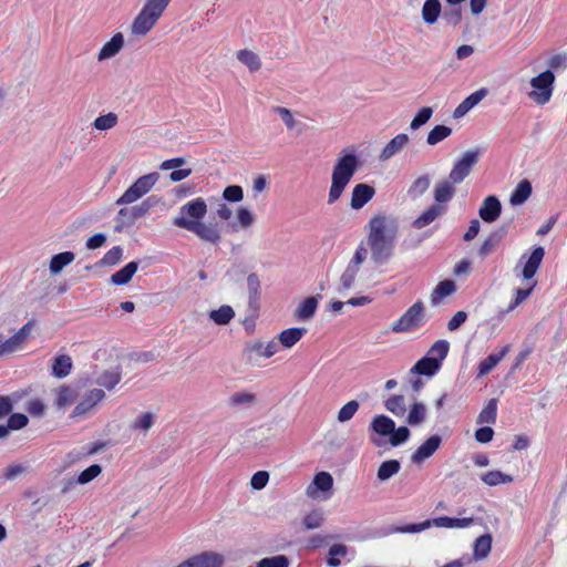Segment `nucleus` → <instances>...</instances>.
Listing matches in <instances>:
<instances>
[{
    "label": "nucleus",
    "instance_id": "ddd939ff",
    "mask_svg": "<svg viewBox=\"0 0 567 567\" xmlns=\"http://www.w3.org/2000/svg\"><path fill=\"white\" fill-rule=\"evenodd\" d=\"M278 352V343L270 341L264 344L262 341H255L245 348V355L249 363L257 362L259 357L270 358Z\"/></svg>",
    "mask_w": 567,
    "mask_h": 567
},
{
    "label": "nucleus",
    "instance_id": "39448f33",
    "mask_svg": "<svg viewBox=\"0 0 567 567\" xmlns=\"http://www.w3.org/2000/svg\"><path fill=\"white\" fill-rule=\"evenodd\" d=\"M474 523V518H454L449 516H441L434 519H427L419 524H408L404 526L392 527V532L402 534H416L427 529L431 526L441 528H465Z\"/></svg>",
    "mask_w": 567,
    "mask_h": 567
},
{
    "label": "nucleus",
    "instance_id": "473e14b6",
    "mask_svg": "<svg viewBox=\"0 0 567 567\" xmlns=\"http://www.w3.org/2000/svg\"><path fill=\"white\" fill-rule=\"evenodd\" d=\"M394 421L386 415H377L373 417L370 426L373 432L382 436H390L394 431Z\"/></svg>",
    "mask_w": 567,
    "mask_h": 567
},
{
    "label": "nucleus",
    "instance_id": "c9c22d12",
    "mask_svg": "<svg viewBox=\"0 0 567 567\" xmlns=\"http://www.w3.org/2000/svg\"><path fill=\"white\" fill-rule=\"evenodd\" d=\"M431 185V177L427 174L419 176L413 183L410 185L408 189V195L412 199H416L425 194Z\"/></svg>",
    "mask_w": 567,
    "mask_h": 567
},
{
    "label": "nucleus",
    "instance_id": "680f3d73",
    "mask_svg": "<svg viewBox=\"0 0 567 567\" xmlns=\"http://www.w3.org/2000/svg\"><path fill=\"white\" fill-rule=\"evenodd\" d=\"M322 523H323V514L319 509L312 511L302 520V524L307 529L319 528L322 525Z\"/></svg>",
    "mask_w": 567,
    "mask_h": 567
},
{
    "label": "nucleus",
    "instance_id": "6e6552de",
    "mask_svg": "<svg viewBox=\"0 0 567 567\" xmlns=\"http://www.w3.org/2000/svg\"><path fill=\"white\" fill-rule=\"evenodd\" d=\"M159 179L156 172L138 177L116 200L117 205L132 204L146 195Z\"/></svg>",
    "mask_w": 567,
    "mask_h": 567
},
{
    "label": "nucleus",
    "instance_id": "5fc2aeb1",
    "mask_svg": "<svg viewBox=\"0 0 567 567\" xmlns=\"http://www.w3.org/2000/svg\"><path fill=\"white\" fill-rule=\"evenodd\" d=\"M256 402V394L250 392H235L229 396V405L240 406L245 404H254Z\"/></svg>",
    "mask_w": 567,
    "mask_h": 567
},
{
    "label": "nucleus",
    "instance_id": "58836bf2",
    "mask_svg": "<svg viewBox=\"0 0 567 567\" xmlns=\"http://www.w3.org/2000/svg\"><path fill=\"white\" fill-rule=\"evenodd\" d=\"M234 317H235L234 309L227 305H224V306L219 307L218 309L212 310L209 312V319L219 326L228 324Z\"/></svg>",
    "mask_w": 567,
    "mask_h": 567
},
{
    "label": "nucleus",
    "instance_id": "864d4df0",
    "mask_svg": "<svg viewBox=\"0 0 567 567\" xmlns=\"http://www.w3.org/2000/svg\"><path fill=\"white\" fill-rule=\"evenodd\" d=\"M74 399L73 390L68 385H61L56 389L55 404L59 408H65L72 403Z\"/></svg>",
    "mask_w": 567,
    "mask_h": 567
},
{
    "label": "nucleus",
    "instance_id": "052dcab7",
    "mask_svg": "<svg viewBox=\"0 0 567 567\" xmlns=\"http://www.w3.org/2000/svg\"><path fill=\"white\" fill-rule=\"evenodd\" d=\"M411 436V432L406 426L394 427V431L389 437V442L392 446H399L405 443Z\"/></svg>",
    "mask_w": 567,
    "mask_h": 567
},
{
    "label": "nucleus",
    "instance_id": "423d86ee",
    "mask_svg": "<svg viewBox=\"0 0 567 567\" xmlns=\"http://www.w3.org/2000/svg\"><path fill=\"white\" fill-rule=\"evenodd\" d=\"M555 74L551 70H546L530 79L532 91L528 97L538 105H545L551 99L555 84Z\"/></svg>",
    "mask_w": 567,
    "mask_h": 567
},
{
    "label": "nucleus",
    "instance_id": "9b49d317",
    "mask_svg": "<svg viewBox=\"0 0 567 567\" xmlns=\"http://www.w3.org/2000/svg\"><path fill=\"white\" fill-rule=\"evenodd\" d=\"M424 317V306L422 301L413 303L395 322L391 330L395 333L409 331L417 327Z\"/></svg>",
    "mask_w": 567,
    "mask_h": 567
},
{
    "label": "nucleus",
    "instance_id": "7c9ffc66",
    "mask_svg": "<svg viewBox=\"0 0 567 567\" xmlns=\"http://www.w3.org/2000/svg\"><path fill=\"white\" fill-rule=\"evenodd\" d=\"M155 420L156 415L153 412H143L133 420L130 429L145 435L155 424Z\"/></svg>",
    "mask_w": 567,
    "mask_h": 567
},
{
    "label": "nucleus",
    "instance_id": "4c0bfd02",
    "mask_svg": "<svg viewBox=\"0 0 567 567\" xmlns=\"http://www.w3.org/2000/svg\"><path fill=\"white\" fill-rule=\"evenodd\" d=\"M441 9L440 0H425L422 7V18L424 22L429 24L435 23L441 13Z\"/></svg>",
    "mask_w": 567,
    "mask_h": 567
},
{
    "label": "nucleus",
    "instance_id": "b1692460",
    "mask_svg": "<svg viewBox=\"0 0 567 567\" xmlns=\"http://www.w3.org/2000/svg\"><path fill=\"white\" fill-rule=\"evenodd\" d=\"M318 308V298L317 297H308L303 301L299 303L297 309L293 312V316L299 321L310 320Z\"/></svg>",
    "mask_w": 567,
    "mask_h": 567
},
{
    "label": "nucleus",
    "instance_id": "69168bd1",
    "mask_svg": "<svg viewBox=\"0 0 567 567\" xmlns=\"http://www.w3.org/2000/svg\"><path fill=\"white\" fill-rule=\"evenodd\" d=\"M28 423H29V419L23 413L10 414L8 422H7L10 430H13V431L21 430V429L25 427L28 425Z\"/></svg>",
    "mask_w": 567,
    "mask_h": 567
},
{
    "label": "nucleus",
    "instance_id": "f03ea898",
    "mask_svg": "<svg viewBox=\"0 0 567 567\" xmlns=\"http://www.w3.org/2000/svg\"><path fill=\"white\" fill-rule=\"evenodd\" d=\"M206 213V202L200 197L195 198L179 208L178 215L173 219V225L194 233L204 241L218 244L221 236L216 225H207L202 221Z\"/></svg>",
    "mask_w": 567,
    "mask_h": 567
},
{
    "label": "nucleus",
    "instance_id": "72a5a7b5",
    "mask_svg": "<svg viewBox=\"0 0 567 567\" xmlns=\"http://www.w3.org/2000/svg\"><path fill=\"white\" fill-rule=\"evenodd\" d=\"M122 373L120 368L113 370H105L96 378V384L105 388L106 390L114 389L121 381Z\"/></svg>",
    "mask_w": 567,
    "mask_h": 567
},
{
    "label": "nucleus",
    "instance_id": "f704fd0d",
    "mask_svg": "<svg viewBox=\"0 0 567 567\" xmlns=\"http://www.w3.org/2000/svg\"><path fill=\"white\" fill-rule=\"evenodd\" d=\"M492 535L484 534L474 542L473 555L476 560L484 559L488 556L492 548Z\"/></svg>",
    "mask_w": 567,
    "mask_h": 567
},
{
    "label": "nucleus",
    "instance_id": "bb28decb",
    "mask_svg": "<svg viewBox=\"0 0 567 567\" xmlns=\"http://www.w3.org/2000/svg\"><path fill=\"white\" fill-rule=\"evenodd\" d=\"M137 269H138V262L131 261V262L126 264L123 268H121L120 270L114 272L111 276L110 281H111V284H113L115 286H124L131 281V279L133 278V276L135 275Z\"/></svg>",
    "mask_w": 567,
    "mask_h": 567
},
{
    "label": "nucleus",
    "instance_id": "774afa93",
    "mask_svg": "<svg viewBox=\"0 0 567 567\" xmlns=\"http://www.w3.org/2000/svg\"><path fill=\"white\" fill-rule=\"evenodd\" d=\"M237 218L241 227L248 228L255 223L252 213L246 207H239L237 209Z\"/></svg>",
    "mask_w": 567,
    "mask_h": 567
},
{
    "label": "nucleus",
    "instance_id": "cd10ccee",
    "mask_svg": "<svg viewBox=\"0 0 567 567\" xmlns=\"http://www.w3.org/2000/svg\"><path fill=\"white\" fill-rule=\"evenodd\" d=\"M509 351V346H505L499 352L491 353L484 360H482L478 364V373L477 377H484L488 374L506 355Z\"/></svg>",
    "mask_w": 567,
    "mask_h": 567
},
{
    "label": "nucleus",
    "instance_id": "a211bd4d",
    "mask_svg": "<svg viewBox=\"0 0 567 567\" xmlns=\"http://www.w3.org/2000/svg\"><path fill=\"white\" fill-rule=\"evenodd\" d=\"M544 256L545 249L542 246H537L532 250L522 270V277L525 280H530L536 275Z\"/></svg>",
    "mask_w": 567,
    "mask_h": 567
},
{
    "label": "nucleus",
    "instance_id": "4d7b16f0",
    "mask_svg": "<svg viewBox=\"0 0 567 567\" xmlns=\"http://www.w3.org/2000/svg\"><path fill=\"white\" fill-rule=\"evenodd\" d=\"M359 402L355 400H351L346 403L338 412V421L344 423L353 417V415L359 410Z\"/></svg>",
    "mask_w": 567,
    "mask_h": 567
},
{
    "label": "nucleus",
    "instance_id": "de8ad7c7",
    "mask_svg": "<svg viewBox=\"0 0 567 567\" xmlns=\"http://www.w3.org/2000/svg\"><path fill=\"white\" fill-rule=\"evenodd\" d=\"M452 134V128L445 125H435L427 134L426 143L436 145Z\"/></svg>",
    "mask_w": 567,
    "mask_h": 567
},
{
    "label": "nucleus",
    "instance_id": "dca6fc26",
    "mask_svg": "<svg viewBox=\"0 0 567 567\" xmlns=\"http://www.w3.org/2000/svg\"><path fill=\"white\" fill-rule=\"evenodd\" d=\"M105 396V392L101 389H93L89 391L81 401L75 405L72 416L84 415L94 405L101 402Z\"/></svg>",
    "mask_w": 567,
    "mask_h": 567
},
{
    "label": "nucleus",
    "instance_id": "e2e57ef3",
    "mask_svg": "<svg viewBox=\"0 0 567 567\" xmlns=\"http://www.w3.org/2000/svg\"><path fill=\"white\" fill-rule=\"evenodd\" d=\"M101 472L102 467L99 464H93L80 473L76 482L79 484H87L95 477H97L101 474Z\"/></svg>",
    "mask_w": 567,
    "mask_h": 567
},
{
    "label": "nucleus",
    "instance_id": "338daca9",
    "mask_svg": "<svg viewBox=\"0 0 567 567\" xmlns=\"http://www.w3.org/2000/svg\"><path fill=\"white\" fill-rule=\"evenodd\" d=\"M272 110L280 116L288 130L295 128L296 121L289 109L284 106H275Z\"/></svg>",
    "mask_w": 567,
    "mask_h": 567
},
{
    "label": "nucleus",
    "instance_id": "a19ab883",
    "mask_svg": "<svg viewBox=\"0 0 567 567\" xmlns=\"http://www.w3.org/2000/svg\"><path fill=\"white\" fill-rule=\"evenodd\" d=\"M400 468L401 464L398 460H388L381 463L377 476L380 481L384 482L398 474Z\"/></svg>",
    "mask_w": 567,
    "mask_h": 567
},
{
    "label": "nucleus",
    "instance_id": "f3484780",
    "mask_svg": "<svg viewBox=\"0 0 567 567\" xmlns=\"http://www.w3.org/2000/svg\"><path fill=\"white\" fill-rule=\"evenodd\" d=\"M501 213H502V204H501L499 199L494 195L487 196L483 200V204L478 210L480 217L485 223L495 221L501 216Z\"/></svg>",
    "mask_w": 567,
    "mask_h": 567
},
{
    "label": "nucleus",
    "instance_id": "1a4fd4ad",
    "mask_svg": "<svg viewBox=\"0 0 567 567\" xmlns=\"http://www.w3.org/2000/svg\"><path fill=\"white\" fill-rule=\"evenodd\" d=\"M482 152L480 148H471L465 151L462 156L454 163L449 177L452 182L461 184L473 171L480 161Z\"/></svg>",
    "mask_w": 567,
    "mask_h": 567
},
{
    "label": "nucleus",
    "instance_id": "f8f14e48",
    "mask_svg": "<svg viewBox=\"0 0 567 567\" xmlns=\"http://www.w3.org/2000/svg\"><path fill=\"white\" fill-rule=\"evenodd\" d=\"M34 323V320L28 321L19 329V331L6 340L0 333V358L18 351L27 342Z\"/></svg>",
    "mask_w": 567,
    "mask_h": 567
},
{
    "label": "nucleus",
    "instance_id": "2f4dec72",
    "mask_svg": "<svg viewBox=\"0 0 567 567\" xmlns=\"http://www.w3.org/2000/svg\"><path fill=\"white\" fill-rule=\"evenodd\" d=\"M72 370V359L68 354H60L53 359L52 374L58 379H63L70 374Z\"/></svg>",
    "mask_w": 567,
    "mask_h": 567
},
{
    "label": "nucleus",
    "instance_id": "0e129e2a",
    "mask_svg": "<svg viewBox=\"0 0 567 567\" xmlns=\"http://www.w3.org/2000/svg\"><path fill=\"white\" fill-rule=\"evenodd\" d=\"M223 197L227 202L238 203L244 198L243 188L238 185L227 186L223 192Z\"/></svg>",
    "mask_w": 567,
    "mask_h": 567
},
{
    "label": "nucleus",
    "instance_id": "c756f323",
    "mask_svg": "<svg viewBox=\"0 0 567 567\" xmlns=\"http://www.w3.org/2000/svg\"><path fill=\"white\" fill-rule=\"evenodd\" d=\"M532 195V184L527 179H522L509 197V203L513 206L524 204Z\"/></svg>",
    "mask_w": 567,
    "mask_h": 567
},
{
    "label": "nucleus",
    "instance_id": "bf43d9fd",
    "mask_svg": "<svg viewBox=\"0 0 567 567\" xmlns=\"http://www.w3.org/2000/svg\"><path fill=\"white\" fill-rule=\"evenodd\" d=\"M123 256V249L121 246H115L111 248L103 258L99 261L100 266H114L116 265Z\"/></svg>",
    "mask_w": 567,
    "mask_h": 567
},
{
    "label": "nucleus",
    "instance_id": "603ef678",
    "mask_svg": "<svg viewBox=\"0 0 567 567\" xmlns=\"http://www.w3.org/2000/svg\"><path fill=\"white\" fill-rule=\"evenodd\" d=\"M247 288L249 292V303L255 305L259 299L260 280L257 274L251 272L247 277Z\"/></svg>",
    "mask_w": 567,
    "mask_h": 567
},
{
    "label": "nucleus",
    "instance_id": "ea45409f",
    "mask_svg": "<svg viewBox=\"0 0 567 567\" xmlns=\"http://www.w3.org/2000/svg\"><path fill=\"white\" fill-rule=\"evenodd\" d=\"M237 59L239 62L245 64L251 72H256L261 68L260 58L250 50L245 49L238 51Z\"/></svg>",
    "mask_w": 567,
    "mask_h": 567
},
{
    "label": "nucleus",
    "instance_id": "c03bdc74",
    "mask_svg": "<svg viewBox=\"0 0 567 567\" xmlns=\"http://www.w3.org/2000/svg\"><path fill=\"white\" fill-rule=\"evenodd\" d=\"M481 480L488 486L512 483L513 477L501 471H489L481 476Z\"/></svg>",
    "mask_w": 567,
    "mask_h": 567
},
{
    "label": "nucleus",
    "instance_id": "aec40b11",
    "mask_svg": "<svg viewBox=\"0 0 567 567\" xmlns=\"http://www.w3.org/2000/svg\"><path fill=\"white\" fill-rule=\"evenodd\" d=\"M124 35L121 32L115 33L110 41H107L97 54V61L102 62L114 58L124 48Z\"/></svg>",
    "mask_w": 567,
    "mask_h": 567
},
{
    "label": "nucleus",
    "instance_id": "a878e982",
    "mask_svg": "<svg viewBox=\"0 0 567 567\" xmlns=\"http://www.w3.org/2000/svg\"><path fill=\"white\" fill-rule=\"evenodd\" d=\"M307 333V329L303 327H293L282 330L278 334L280 344L287 349L292 348L301 338Z\"/></svg>",
    "mask_w": 567,
    "mask_h": 567
},
{
    "label": "nucleus",
    "instance_id": "79ce46f5",
    "mask_svg": "<svg viewBox=\"0 0 567 567\" xmlns=\"http://www.w3.org/2000/svg\"><path fill=\"white\" fill-rule=\"evenodd\" d=\"M384 406L389 412H391L395 416H404L406 412L405 400L403 395H391L389 399L385 400Z\"/></svg>",
    "mask_w": 567,
    "mask_h": 567
},
{
    "label": "nucleus",
    "instance_id": "8fccbe9b",
    "mask_svg": "<svg viewBox=\"0 0 567 567\" xmlns=\"http://www.w3.org/2000/svg\"><path fill=\"white\" fill-rule=\"evenodd\" d=\"M117 124V115L113 112H110L105 115L97 116L94 122V128L99 131H107L113 128Z\"/></svg>",
    "mask_w": 567,
    "mask_h": 567
},
{
    "label": "nucleus",
    "instance_id": "9d476101",
    "mask_svg": "<svg viewBox=\"0 0 567 567\" xmlns=\"http://www.w3.org/2000/svg\"><path fill=\"white\" fill-rule=\"evenodd\" d=\"M367 248H364L362 245H360L357 248L353 257L351 258V260L349 261L348 266L346 267L344 271L340 277L338 286L339 293H343L344 291H348L354 287L355 278L359 274L362 262L367 258Z\"/></svg>",
    "mask_w": 567,
    "mask_h": 567
},
{
    "label": "nucleus",
    "instance_id": "49530a36",
    "mask_svg": "<svg viewBox=\"0 0 567 567\" xmlns=\"http://www.w3.org/2000/svg\"><path fill=\"white\" fill-rule=\"evenodd\" d=\"M450 343L446 340L435 341L427 352V357L434 358L442 365V361L447 357Z\"/></svg>",
    "mask_w": 567,
    "mask_h": 567
},
{
    "label": "nucleus",
    "instance_id": "a18cd8bd",
    "mask_svg": "<svg viewBox=\"0 0 567 567\" xmlns=\"http://www.w3.org/2000/svg\"><path fill=\"white\" fill-rule=\"evenodd\" d=\"M426 416V406L422 402H414L409 411L406 422L410 425L421 424Z\"/></svg>",
    "mask_w": 567,
    "mask_h": 567
},
{
    "label": "nucleus",
    "instance_id": "412c9836",
    "mask_svg": "<svg viewBox=\"0 0 567 567\" xmlns=\"http://www.w3.org/2000/svg\"><path fill=\"white\" fill-rule=\"evenodd\" d=\"M506 235L505 227H501L494 231H492L485 240L482 243L481 247L477 250L478 256L482 259H485L488 255H491L497 246L501 244L503 238Z\"/></svg>",
    "mask_w": 567,
    "mask_h": 567
},
{
    "label": "nucleus",
    "instance_id": "13d9d810",
    "mask_svg": "<svg viewBox=\"0 0 567 567\" xmlns=\"http://www.w3.org/2000/svg\"><path fill=\"white\" fill-rule=\"evenodd\" d=\"M432 114H433L432 107H430V106L422 107L416 113V115L413 117V120L411 121L410 128L414 130V131L420 128L422 125L427 123V121L431 118Z\"/></svg>",
    "mask_w": 567,
    "mask_h": 567
},
{
    "label": "nucleus",
    "instance_id": "37998d69",
    "mask_svg": "<svg viewBox=\"0 0 567 567\" xmlns=\"http://www.w3.org/2000/svg\"><path fill=\"white\" fill-rule=\"evenodd\" d=\"M456 287L454 281L452 280H443L441 281L431 295V302L433 305L439 303L440 300L444 297L450 296L455 291Z\"/></svg>",
    "mask_w": 567,
    "mask_h": 567
},
{
    "label": "nucleus",
    "instance_id": "4468645a",
    "mask_svg": "<svg viewBox=\"0 0 567 567\" xmlns=\"http://www.w3.org/2000/svg\"><path fill=\"white\" fill-rule=\"evenodd\" d=\"M442 444V437L439 434L427 437L411 455L413 464H422L425 460L434 455Z\"/></svg>",
    "mask_w": 567,
    "mask_h": 567
},
{
    "label": "nucleus",
    "instance_id": "09e8293b",
    "mask_svg": "<svg viewBox=\"0 0 567 567\" xmlns=\"http://www.w3.org/2000/svg\"><path fill=\"white\" fill-rule=\"evenodd\" d=\"M349 548L344 544H334L329 548V557L327 559V565L329 567H339L341 565L339 556H347Z\"/></svg>",
    "mask_w": 567,
    "mask_h": 567
},
{
    "label": "nucleus",
    "instance_id": "5701e85b",
    "mask_svg": "<svg viewBox=\"0 0 567 567\" xmlns=\"http://www.w3.org/2000/svg\"><path fill=\"white\" fill-rule=\"evenodd\" d=\"M445 213V208L441 205H431L424 210L416 219L413 220L412 226L416 229H422L433 223L436 218Z\"/></svg>",
    "mask_w": 567,
    "mask_h": 567
},
{
    "label": "nucleus",
    "instance_id": "f257e3e1",
    "mask_svg": "<svg viewBox=\"0 0 567 567\" xmlns=\"http://www.w3.org/2000/svg\"><path fill=\"white\" fill-rule=\"evenodd\" d=\"M368 246L371 259L378 264L386 262L393 255L399 234L398 219L390 215H375L369 221Z\"/></svg>",
    "mask_w": 567,
    "mask_h": 567
},
{
    "label": "nucleus",
    "instance_id": "20e7f679",
    "mask_svg": "<svg viewBox=\"0 0 567 567\" xmlns=\"http://www.w3.org/2000/svg\"><path fill=\"white\" fill-rule=\"evenodd\" d=\"M169 2L171 0H146L131 25V32L135 35L147 34L162 17Z\"/></svg>",
    "mask_w": 567,
    "mask_h": 567
},
{
    "label": "nucleus",
    "instance_id": "2eb2a0df",
    "mask_svg": "<svg viewBox=\"0 0 567 567\" xmlns=\"http://www.w3.org/2000/svg\"><path fill=\"white\" fill-rule=\"evenodd\" d=\"M375 194V189L369 184H358L353 187L351 194L350 206L352 209H361L368 202H370Z\"/></svg>",
    "mask_w": 567,
    "mask_h": 567
},
{
    "label": "nucleus",
    "instance_id": "3c124183",
    "mask_svg": "<svg viewBox=\"0 0 567 567\" xmlns=\"http://www.w3.org/2000/svg\"><path fill=\"white\" fill-rule=\"evenodd\" d=\"M497 402L496 399H491L487 405L481 411L477 422L478 423H495L496 421Z\"/></svg>",
    "mask_w": 567,
    "mask_h": 567
},
{
    "label": "nucleus",
    "instance_id": "393cba45",
    "mask_svg": "<svg viewBox=\"0 0 567 567\" xmlns=\"http://www.w3.org/2000/svg\"><path fill=\"white\" fill-rule=\"evenodd\" d=\"M333 478L328 472L318 473L312 483L307 487V495L310 497H315L316 491L319 489L321 492H328L332 488Z\"/></svg>",
    "mask_w": 567,
    "mask_h": 567
},
{
    "label": "nucleus",
    "instance_id": "6ab92c4d",
    "mask_svg": "<svg viewBox=\"0 0 567 567\" xmlns=\"http://www.w3.org/2000/svg\"><path fill=\"white\" fill-rule=\"evenodd\" d=\"M409 143V136L404 133L398 134L390 140L382 148L379 159L381 162L389 161L391 157L400 153Z\"/></svg>",
    "mask_w": 567,
    "mask_h": 567
},
{
    "label": "nucleus",
    "instance_id": "0eeeda50",
    "mask_svg": "<svg viewBox=\"0 0 567 567\" xmlns=\"http://www.w3.org/2000/svg\"><path fill=\"white\" fill-rule=\"evenodd\" d=\"M157 203L154 196H150L138 205L121 208L116 216L115 230L121 231L132 226L135 220L145 217Z\"/></svg>",
    "mask_w": 567,
    "mask_h": 567
},
{
    "label": "nucleus",
    "instance_id": "c85d7f7f",
    "mask_svg": "<svg viewBox=\"0 0 567 567\" xmlns=\"http://www.w3.org/2000/svg\"><path fill=\"white\" fill-rule=\"evenodd\" d=\"M440 368L441 364L437 362V360H434V358L425 355L414 364V367L411 369V372L421 375L432 377L440 370Z\"/></svg>",
    "mask_w": 567,
    "mask_h": 567
},
{
    "label": "nucleus",
    "instance_id": "4be33fe9",
    "mask_svg": "<svg viewBox=\"0 0 567 567\" xmlns=\"http://www.w3.org/2000/svg\"><path fill=\"white\" fill-rule=\"evenodd\" d=\"M454 185H457V184L452 182L450 177L437 182L434 187L435 202L439 204L450 202L456 192Z\"/></svg>",
    "mask_w": 567,
    "mask_h": 567
},
{
    "label": "nucleus",
    "instance_id": "6e6d98bb",
    "mask_svg": "<svg viewBox=\"0 0 567 567\" xmlns=\"http://www.w3.org/2000/svg\"><path fill=\"white\" fill-rule=\"evenodd\" d=\"M290 560L285 555L266 557L257 563V567H289Z\"/></svg>",
    "mask_w": 567,
    "mask_h": 567
},
{
    "label": "nucleus",
    "instance_id": "7ed1b4c3",
    "mask_svg": "<svg viewBox=\"0 0 567 567\" xmlns=\"http://www.w3.org/2000/svg\"><path fill=\"white\" fill-rule=\"evenodd\" d=\"M359 157L354 152L341 151L331 174V186L328 193V204H334L360 168Z\"/></svg>",
    "mask_w": 567,
    "mask_h": 567
},
{
    "label": "nucleus",
    "instance_id": "e433bc0d",
    "mask_svg": "<svg viewBox=\"0 0 567 567\" xmlns=\"http://www.w3.org/2000/svg\"><path fill=\"white\" fill-rule=\"evenodd\" d=\"M75 258V255L72 251H63L52 256L50 260V272L52 275H58L62 271V269L70 265Z\"/></svg>",
    "mask_w": 567,
    "mask_h": 567
}]
</instances>
